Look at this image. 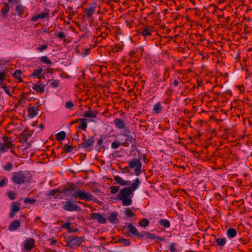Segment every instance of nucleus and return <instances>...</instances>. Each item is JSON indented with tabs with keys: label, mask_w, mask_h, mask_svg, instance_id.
Instances as JSON below:
<instances>
[{
	"label": "nucleus",
	"mask_w": 252,
	"mask_h": 252,
	"mask_svg": "<svg viewBox=\"0 0 252 252\" xmlns=\"http://www.w3.org/2000/svg\"><path fill=\"white\" fill-rule=\"evenodd\" d=\"M83 142L80 144V147L85 149L86 151H91L94 142V137L92 136H88V139H86V135H84L83 138Z\"/></svg>",
	"instance_id": "obj_7"
},
{
	"label": "nucleus",
	"mask_w": 252,
	"mask_h": 252,
	"mask_svg": "<svg viewBox=\"0 0 252 252\" xmlns=\"http://www.w3.org/2000/svg\"><path fill=\"white\" fill-rule=\"evenodd\" d=\"M77 231V229H76V230H73V229H71L70 228V229H69V230H68V233H71V232H75V231Z\"/></svg>",
	"instance_id": "obj_59"
},
{
	"label": "nucleus",
	"mask_w": 252,
	"mask_h": 252,
	"mask_svg": "<svg viewBox=\"0 0 252 252\" xmlns=\"http://www.w3.org/2000/svg\"><path fill=\"white\" fill-rule=\"evenodd\" d=\"M20 226V221L18 220H14L10 223L8 229L9 231H13L16 230Z\"/></svg>",
	"instance_id": "obj_20"
},
{
	"label": "nucleus",
	"mask_w": 252,
	"mask_h": 252,
	"mask_svg": "<svg viewBox=\"0 0 252 252\" xmlns=\"http://www.w3.org/2000/svg\"><path fill=\"white\" fill-rule=\"evenodd\" d=\"M39 127H40L41 129H42V128L44 127V125H43V124H40V125H39Z\"/></svg>",
	"instance_id": "obj_62"
},
{
	"label": "nucleus",
	"mask_w": 252,
	"mask_h": 252,
	"mask_svg": "<svg viewBox=\"0 0 252 252\" xmlns=\"http://www.w3.org/2000/svg\"><path fill=\"white\" fill-rule=\"evenodd\" d=\"M5 79V73L3 72H0V81H3Z\"/></svg>",
	"instance_id": "obj_55"
},
{
	"label": "nucleus",
	"mask_w": 252,
	"mask_h": 252,
	"mask_svg": "<svg viewBox=\"0 0 252 252\" xmlns=\"http://www.w3.org/2000/svg\"><path fill=\"white\" fill-rule=\"evenodd\" d=\"M113 123L116 128L120 129H124V130L126 129L125 122L121 119L116 118Z\"/></svg>",
	"instance_id": "obj_15"
},
{
	"label": "nucleus",
	"mask_w": 252,
	"mask_h": 252,
	"mask_svg": "<svg viewBox=\"0 0 252 252\" xmlns=\"http://www.w3.org/2000/svg\"><path fill=\"white\" fill-rule=\"evenodd\" d=\"M122 135L126 137L125 141L122 142V143L126 145H123V146L128 147L129 145V143H135V139L131 135V131L129 128L126 127V129L124 130Z\"/></svg>",
	"instance_id": "obj_9"
},
{
	"label": "nucleus",
	"mask_w": 252,
	"mask_h": 252,
	"mask_svg": "<svg viewBox=\"0 0 252 252\" xmlns=\"http://www.w3.org/2000/svg\"><path fill=\"white\" fill-rule=\"evenodd\" d=\"M70 222H66L62 225V228H66L68 230L70 229Z\"/></svg>",
	"instance_id": "obj_52"
},
{
	"label": "nucleus",
	"mask_w": 252,
	"mask_h": 252,
	"mask_svg": "<svg viewBox=\"0 0 252 252\" xmlns=\"http://www.w3.org/2000/svg\"><path fill=\"white\" fill-rule=\"evenodd\" d=\"M91 217L93 220H96L99 223L105 224L106 223V219L101 214L92 213L91 214Z\"/></svg>",
	"instance_id": "obj_11"
},
{
	"label": "nucleus",
	"mask_w": 252,
	"mask_h": 252,
	"mask_svg": "<svg viewBox=\"0 0 252 252\" xmlns=\"http://www.w3.org/2000/svg\"><path fill=\"white\" fill-rule=\"evenodd\" d=\"M61 190H59L58 189H52V190H51L49 191V193H48V196H52L54 197V198H61L60 196H58V195H57L56 197L55 196V194L57 193H58V192H60Z\"/></svg>",
	"instance_id": "obj_33"
},
{
	"label": "nucleus",
	"mask_w": 252,
	"mask_h": 252,
	"mask_svg": "<svg viewBox=\"0 0 252 252\" xmlns=\"http://www.w3.org/2000/svg\"><path fill=\"white\" fill-rule=\"evenodd\" d=\"M169 250L171 252H176V244L174 243H172L169 247Z\"/></svg>",
	"instance_id": "obj_47"
},
{
	"label": "nucleus",
	"mask_w": 252,
	"mask_h": 252,
	"mask_svg": "<svg viewBox=\"0 0 252 252\" xmlns=\"http://www.w3.org/2000/svg\"><path fill=\"white\" fill-rule=\"evenodd\" d=\"M90 53V50L89 49H87V50H84L82 52V55L83 56H85L87 55H88Z\"/></svg>",
	"instance_id": "obj_56"
},
{
	"label": "nucleus",
	"mask_w": 252,
	"mask_h": 252,
	"mask_svg": "<svg viewBox=\"0 0 252 252\" xmlns=\"http://www.w3.org/2000/svg\"><path fill=\"white\" fill-rule=\"evenodd\" d=\"M64 149L65 153H69L72 151L73 148L72 146L66 144L64 147Z\"/></svg>",
	"instance_id": "obj_42"
},
{
	"label": "nucleus",
	"mask_w": 252,
	"mask_h": 252,
	"mask_svg": "<svg viewBox=\"0 0 252 252\" xmlns=\"http://www.w3.org/2000/svg\"><path fill=\"white\" fill-rule=\"evenodd\" d=\"M44 86L40 84H36L35 83L32 84V88L37 92L42 93L44 92Z\"/></svg>",
	"instance_id": "obj_22"
},
{
	"label": "nucleus",
	"mask_w": 252,
	"mask_h": 252,
	"mask_svg": "<svg viewBox=\"0 0 252 252\" xmlns=\"http://www.w3.org/2000/svg\"><path fill=\"white\" fill-rule=\"evenodd\" d=\"M103 142V139L102 138H100L98 140L97 144L98 145H101V144Z\"/></svg>",
	"instance_id": "obj_57"
},
{
	"label": "nucleus",
	"mask_w": 252,
	"mask_h": 252,
	"mask_svg": "<svg viewBox=\"0 0 252 252\" xmlns=\"http://www.w3.org/2000/svg\"><path fill=\"white\" fill-rule=\"evenodd\" d=\"M2 88L3 89L4 92H5V93H6L9 96H12V94H10V92H9V89L7 88V87L6 86V85H3L2 86Z\"/></svg>",
	"instance_id": "obj_51"
},
{
	"label": "nucleus",
	"mask_w": 252,
	"mask_h": 252,
	"mask_svg": "<svg viewBox=\"0 0 252 252\" xmlns=\"http://www.w3.org/2000/svg\"><path fill=\"white\" fill-rule=\"evenodd\" d=\"M126 145L119 140H115L112 143L111 147L113 149H117L120 146Z\"/></svg>",
	"instance_id": "obj_29"
},
{
	"label": "nucleus",
	"mask_w": 252,
	"mask_h": 252,
	"mask_svg": "<svg viewBox=\"0 0 252 252\" xmlns=\"http://www.w3.org/2000/svg\"><path fill=\"white\" fill-rule=\"evenodd\" d=\"M162 109V107L159 102L156 103L153 107V111L155 114H159Z\"/></svg>",
	"instance_id": "obj_24"
},
{
	"label": "nucleus",
	"mask_w": 252,
	"mask_h": 252,
	"mask_svg": "<svg viewBox=\"0 0 252 252\" xmlns=\"http://www.w3.org/2000/svg\"><path fill=\"white\" fill-rule=\"evenodd\" d=\"M40 61L44 63L48 64H50L52 63L51 61L48 59L47 56H43L40 58Z\"/></svg>",
	"instance_id": "obj_39"
},
{
	"label": "nucleus",
	"mask_w": 252,
	"mask_h": 252,
	"mask_svg": "<svg viewBox=\"0 0 252 252\" xmlns=\"http://www.w3.org/2000/svg\"><path fill=\"white\" fill-rule=\"evenodd\" d=\"M142 235V237L145 236L146 237L150 238L151 239H155L156 238L155 234L146 231L143 232V234Z\"/></svg>",
	"instance_id": "obj_34"
},
{
	"label": "nucleus",
	"mask_w": 252,
	"mask_h": 252,
	"mask_svg": "<svg viewBox=\"0 0 252 252\" xmlns=\"http://www.w3.org/2000/svg\"><path fill=\"white\" fill-rule=\"evenodd\" d=\"M60 193L64 194L66 197L72 196L86 201L93 200L94 198L89 191L78 189L74 183L67 184L61 190Z\"/></svg>",
	"instance_id": "obj_1"
},
{
	"label": "nucleus",
	"mask_w": 252,
	"mask_h": 252,
	"mask_svg": "<svg viewBox=\"0 0 252 252\" xmlns=\"http://www.w3.org/2000/svg\"><path fill=\"white\" fill-rule=\"evenodd\" d=\"M127 230L128 232L130 233L133 235H135L139 238L142 237V234H141L137 230L136 228L133 226L131 223L127 224Z\"/></svg>",
	"instance_id": "obj_12"
},
{
	"label": "nucleus",
	"mask_w": 252,
	"mask_h": 252,
	"mask_svg": "<svg viewBox=\"0 0 252 252\" xmlns=\"http://www.w3.org/2000/svg\"><path fill=\"white\" fill-rule=\"evenodd\" d=\"M14 147L11 139L6 136L2 137V141L0 142V153H4L12 149Z\"/></svg>",
	"instance_id": "obj_6"
},
{
	"label": "nucleus",
	"mask_w": 252,
	"mask_h": 252,
	"mask_svg": "<svg viewBox=\"0 0 252 252\" xmlns=\"http://www.w3.org/2000/svg\"><path fill=\"white\" fill-rule=\"evenodd\" d=\"M118 214L116 212L111 213L108 218V220L110 222L113 224H117L118 222Z\"/></svg>",
	"instance_id": "obj_18"
},
{
	"label": "nucleus",
	"mask_w": 252,
	"mask_h": 252,
	"mask_svg": "<svg viewBox=\"0 0 252 252\" xmlns=\"http://www.w3.org/2000/svg\"><path fill=\"white\" fill-rule=\"evenodd\" d=\"M76 122H79L80 123V125L77 128L82 129L83 130H86L88 126L86 119H78L76 120Z\"/></svg>",
	"instance_id": "obj_17"
},
{
	"label": "nucleus",
	"mask_w": 252,
	"mask_h": 252,
	"mask_svg": "<svg viewBox=\"0 0 252 252\" xmlns=\"http://www.w3.org/2000/svg\"><path fill=\"white\" fill-rule=\"evenodd\" d=\"M49 252H57L55 250H51L49 251Z\"/></svg>",
	"instance_id": "obj_64"
},
{
	"label": "nucleus",
	"mask_w": 252,
	"mask_h": 252,
	"mask_svg": "<svg viewBox=\"0 0 252 252\" xmlns=\"http://www.w3.org/2000/svg\"><path fill=\"white\" fill-rule=\"evenodd\" d=\"M47 48V46L46 44H43L41 45L40 47L37 48V50L40 52H42L43 50H46Z\"/></svg>",
	"instance_id": "obj_53"
},
{
	"label": "nucleus",
	"mask_w": 252,
	"mask_h": 252,
	"mask_svg": "<svg viewBox=\"0 0 252 252\" xmlns=\"http://www.w3.org/2000/svg\"><path fill=\"white\" fill-rule=\"evenodd\" d=\"M14 214H15V213L11 211V212L10 213V216L11 217H13L14 216Z\"/></svg>",
	"instance_id": "obj_61"
},
{
	"label": "nucleus",
	"mask_w": 252,
	"mask_h": 252,
	"mask_svg": "<svg viewBox=\"0 0 252 252\" xmlns=\"http://www.w3.org/2000/svg\"><path fill=\"white\" fill-rule=\"evenodd\" d=\"M159 224L165 228H169L170 226V221L166 219H161L159 221Z\"/></svg>",
	"instance_id": "obj_30"
},
{
	"label": "nucleus",
	"mask_w": 252,
	"mask_h": 252,
	"mask_svg": "<svg viewBox=\"0 0 252 252\" xmlns=\"http://www.w3.org/2000/svg\"><path fill=\"white\" fill-rule=\"evenodd\" d=\"M37 107L38 106H33L29 109V116L31 118H33L34 117L37 115L38 111Z\"/></svg>",
	"instance_id": "obj_21"
},
{
	"label": "nucleus",
	"mask_w": 252,
	"mask_h": 252,
	"mask_svg": "<svg viewBox=\"0 0 252 252\" xmlns=\"http://www.w3.org/2000/svg\"><path fill=\"white\" fill-rule=\"evenodd\" d=\"M110 192L112 194H115L118 192L120 187L117 186H111L110 187Z\"/></svg>",
	"instance_id": "obj_40"
},
{
	"label": "nucleus",
	"mask_w": 252,
	"mask_h": 252,
	"mask_svg": "<svg viewBox=\"0 0 252 252\" xmlns=\"http://www.w3.org/2000/svg\"><path fill=\"white\" fill-rule=\"evenodd\" d=\"M95 6L94 4L91 5L88 8H86L84 12L88 18H91L95 11Z\"/></svg>",
	"instance_id": "obj_19"
},
{
	"label": "nucleus",
	"mask_w": 252,
	"mask_h": 252,
	"mask_svg": "<svg viewBox=\"0 0 252 252\" xmlns=\"http://www.w3.org/2000/svg\"><path fill=\"white\" fill-rule=\"evenodd\" d=\"M77 122H76V120H75L74 121L71 122L70 123V125H72V124H75V123H77Z\"/></svg>",
	"instance_id": "obj_63"
},
{
	"label": "nucleus",
	"mask_w": 252,
	"mask_h": 252,
	"mask_svg": "<svg viewBox=\"0 0 252 252\" xmlns=\"http://www.w3.org/2000/svg\"><path fill=\"white\" fill-rule=\"evenodd\" d=\"M36 202V200L33 198H26L24 200L25 203H29L30 204H32Z\"/></svg>",
	"instance_id": "obj_48"
},
{
	"label": "nucleus",
	"mask_w": 252,
	"mask_h": 252,
	"mask_svg": "<svg viewBox=\"0 0 252 252\" xmlns=\"http://www.w3.org/2000/svg\"><path fill=\"white\" fill-rule=\"evenodd\" d=\"M57 36L61 38H64L66 36L64 32H61L58 33Z\"/></svg>",
	"instance_id": "obj_54"
},
{
	"label": "nucleus",
	"mask_w": 252,
	"mask_h": 252,
	"mask_svg": "<svg viewBox=\"0 0 252 252\" xmlns=\"http://www.w3.org/2000/svg\"><path fill=\"white\" fill-rule=\"evenodd\" d=\"M114 179L115 181L116 182V184H118L122 186H128L131 184L130 181L125 180L122 177L118 175L115 176Z\"/></svg>",
	"instance_id": "obj_13"
},
{
	"label": "nucleus",
	"mask_w": 252,
	"mask_h": 252,
	"mask_svg": "<svg viewBox=\"0 0 252 252\" xmlns=\"http://www.w3.org/2000/svg\"><path fill=\"white\" fill-rule=\"evenodd\" d=\"M216 243L218 246L223 247L226 244V239L224 238L219 237L216 239Z\"/></svg>",
	"instance_id": "obj_28"
},
{
	"label": "nucleus",
	"mask_w": 252,
	"mask_h": 252,
	"mask_svg": "<svg viewBox=\"0 0 252 252\" xmlns=\"http://www.w3.org/2000/svg\"><path fill=\"white\" fill-rule=\"evenodd\" d=\"M173 84L175 86H177L179 84V82L177 80H174Z\"/></svg>",
	"instance_id": "obj_58"
},
{
	"label": "nucleus",
	"mask_w": 252,
	"mask_h": 252,
	"mask_svg": "<svg viewBox=\"0 0 252 252\" xmlns=\"http://www.w3.org/2000/svg\"><path fill=\"white\" fill-rule=\"evenodd\" d=\"M96 114L94 111H86L84 113V116L86 118H94L96 117Z\"/></svg>",
	"instance_id": "obj_27"
},
{
	"label": "nucleus",
	"mask_w": 252,
	"mask_h": 252,
	"mask_svg": "<svg viewBox=\"0 0 252 252\" xmlns=\"http://www.w3.org/2000/svg\"><path fill=\"white\" fill-rule=\"evenodd\" d=\"M240 241H242V243H243L244 245H245V244H247V242H246V241H244V240H242V239H240Z\"/></svg>",
	"instance_id": "obj_60"
},
{
	"label": "nucleus",
	"mask_w": 252,
	"mask_h": 252,
	"mask_svg": "<svg viewBox=\"0 0 252 252\" xmlns=\"http://www.w3.org/2000/svg\"><path fill=\"white\" fill-rule=\"evenodd\" d=\"M140 184L139 179L136 178L131 186L123 188L120 190L117 198L122 201L123 206H126L132 204L131 198L133 196V192L139 188Z\"/></svg>",
	"instance_id": "obj_2"
},
{
	"label": "nucleus",
	"mask_w": 252,
	"mask_h": 252,
	"mask_svg": "<svg viewBox=\"0 0 252 252\" xmlns=\"http://www.w3.org/2000/svg\"><path fill=\"white\" fill-rule=\"evenodd\" d=\"M152 27L150 26H146L143 29H141L140 32V34L146 38L152 34Z\"/></svg>",
	"instance_id": "obj_14"
},
{
	"label": "nucleus",
	"mask_w": 252,
	"mask_h": 252,
	"mask_svg": "<svg viewBox=\"0 0 252 252\" xmlns=\"http://www.w3.org/2000/svg\"><path fill=\"white\" fill-rule=\"evenodd\" d=\"M22 73V72L21 70L17 69L14 71L13 74V77L17 79L18 80H19L20 82H22V79L21 77L20 76Z\"/></svg>",
	"instance_id": "obj_31"
},
{
	"label": "nucleus",
	"mask_w": 252,
	"mask_h": 252,
	"mask_svg": "<svg viewBox=\"0 0 252 252\" xmlns=\"http://www.w3.org/2000/svg\"><path fill=\"white\" fill-rule=\"evenodd\" d=\"M13 168V164L11 162H7L3 166V168L7 171H10Z\"/></svg>",
	"instance_id": "obj_38"
},
{
	"label": "nucleus",
	"mask_w": 252,
	"mask_h": 252,
	"mask_svg": "<svg viewBox=\"0 0 252 252\" xmlns=\"http://www.w3.org/2000/svg\"><path fill=\"white\" fill-rule=\"evenodd\" d=\"M62 203L64 204L63 208L65 211L69 212H80L81 210L80 207L73 203L71 200H68L65 202H63Z\"/></svg>",
	"instance_id": "obj_8"
},
{
	"label": "nucleus",
	"mask_w": 252,
	"mask_h": 252,
	"mask_svg": "<svg viewBox=\"0 0 252 252\" xmlns=\"http://www.w3.org/2000/svg\"><path fill=\"white\" fill-rule=\"evenodd\" d=\"M57 139L59 141H62L65 139L66 136V133L64 131H62L58 133L56 135Z\"/></svg>",
	"instance_id": "obj_32"
},
{
	"label": "nucleus",
	"mask_w": 252,
	"mask_h": 252,
	"mask_svg": "<svg viewBox=\"0 0 252 252\" xmlns=\"http://www.w3.org/2000/svg\"><path fill=\"white\" fill-rule=\"evenodd\" d=\"M43 70L42 68H38L34 70L32 75L34 77H37L42 72Z\"/></svg>",
	"instance_id": "obj_43"
},
{
	"label": "nucleus",
	"mask_w": 252,
	"mask_h": 252,
	"mask_svg": "<svg viewBox=\"0 0 252 252\" xmlns=\"http://www.w3.org/2000/svg\"><path fill=\"white\" fill-rule=\"evenodd\" d=\"M8 183V179L5 177H0V187L6 186Z\"/></svg>",
	"instance_id": "obj_36"
},
{
	"label": "nucleus",
	"mask_w": 252,
	"mask_h": 252,
	"mask_svg": "<svg viewBox=\"0 0 252 252\" xmlns=\"http://www.w3.org/2000/svg\"><path fill=\"white\" fill-rule=\"evenodd\" d=\"M237 232L235 228H229L226 231V236L229 238H233L237 235Z\"/></svg>",
	"instance_id": "obj_23"
},
{
	"label": "nucleus",
	"mask_w": 252,
	"mask_h": 252,
	"mask_svg": "<svg viewBox=\"0 0 252 252\" xmlns=\"http://www.w3.org/2000/svg\"><path fill=\"white\" fill-rule=\"evenodd\" d=\"M32 179L31 174L27 171H19L12 173L11 180L14 185L26 184Z\"/></svg>",
	"instance_id": "obj_3"
},
{
	"label": "nucleus",
	"mask_w": 252,
	"mask_h": 252,
	"mask_svg": "<svg viewBox=\"0 0 252 252\" xmlns=\"http://www.w3.org/2000/svg\"><path fill=\"white\" fill-rule=\"evenodd\" d=\"M125 214L127 217H134L135 216V211L131 208H126L125 210Z\"/></svg>",
	"instance_id": "obj_25"
},
{
	"label": "nucleus",
	"mask_w": 252,
	"mask_h": 252,
	"mask_svg": "<svg viewBox=\"0 0 252 252\" xmlns=\"http://www.w3.org/2000/svg\"><path fill=\"white\" fill-rule=\"evenodd\" d=\"M7 196L11 200H14L15 199V193L13 191L8 192Z\"/></svg>",
	"instance_id": "obj_50"
},
{
	"label": "nucleus",
	"mask_w": 252,
	"mask_h": 252,
	"mask_svg": "<svg viewBox=\"0 0 252 252\" xmlns=\"http://www.w3.org/2000/svg\"><path fill=\"white\" fill-rule=\"evenodd\" d=\"M74 106V104L71 101H68L65 104V107L67 109H72Z\"/></svg>",
	"instance_id": "obj_45"
},
{
	"label": "nucleus",
	"mask_w": 252,
	"mask_h": 252,
	"mask_svg": "<svg viewBox=\"0 0 252 252\" xmlns=\"http://www.w3.org/2000/svg\"><path fill=\"white\" fill-rule=\"evenodd\" d=\"M122 50V47L119 46L118 45H116L114 47H112V50L113 52H117L121 51Z\"/></svg>",
	"instance_id": "obj_49"
},
{
	"label": "nucleus",
	"mask_w": 252,
	"mask_h": 252,
	"mask_svg": "<svg viewBox=\"0 0 252 252\" xmlns=\"http://www.w3.org/2000/svg\"><path fill=\"white\" fill-rule=\"evenodd\" d=\"M85 238L83 236L74 237L71 236H68L66 239V246L71 249H75L77 247L81 245V243L84 242Z\"/></svg>",
	"instance_id": "obj_4"
},
{
	"label": "nucleus",
	"mask_w": 252,
	"mask_h": 252,
	"mask_svg": "<svg viewBox=\"0 0 252 252\" xmlns=\"http://www.w3.org/2000/svg\"><path fill=\"white\" fill-rule=\"evenodd\" d=\"M150 221L147 219H143L139 222V225L142 227H146L149 224Z\"/></svg>",
	"instance_id": "obj_35"
},
{
	"label": "nucleus",
	"mask_w": 252,
	"mask_h": 252,
	"mask_svg": "<svg viewBox=\"0 0 252 252\" xmlns=\"http://www.w3.org/2000/svg\"><path fill=\"white\" fill-rule=\"evenodd\" d=\"M128 167L131 169H134L135 174L136 176H139L142 171V163L139 159L134 158L127 161Z\"/></svg>",
	"instance_id": "obj_5"
},
{
	"label": "nucleus",
	"mask_w": 252,
	"mask_h": 252,
	"mask_svg": "<svg viewBox=\"0 0 252 252\" xmlns=\"http://www.w3.org/2000/svg\"><path fill=\"white\" fill-rule=\"evenodd\" d=\"M23 251L29 252L35 247V241L32 238H27L23 242Z\"/></svg>",
	"instance_id": "obj_10"
},
{
	"label": "nucleus",
	"mask_w": 252,
	"mask_h": 252,
	"mask_svg": "<svg viewBox=\"0 0 252 252\" xmlns=\"http://www.w3.org/2000/svg\"><path fill=\"white\" fill-rule=\"evenodd\" d=\"M49 15V13L48 11L43 12L37 15L33 16L32 19V21L33 22H37L39 19H43L46 17H48Z\"/></svg>",
	"instance_id": "obj_16"
},
{
	"label": "nucleus",
	"mask_w": 252,
	"mask_h": 252,
	"mask_svg": "<svg viewBox=\"0 0 252 252\" xmlns=\"http://www.w3.org/2000/svg\"><path fill=\"white\" fill-rule=\"evenodd\" d=\"M19 207L16 204V203H13L11 206V211L14 213H15L19 211Z\"/></svg>",
	"instance_id": "obj_41"
},
{
	"label": "nucleus",
	"mask_w": 252,
	"mask_h": 252,
	"mask_svg": "<svg viewBox=\"0 0 252 252\" xmlns=\"http://www.w3.org/2000/svg\"><path fill=\"white\" fill-rule=\"evenodd\" d=\"M10 9L9 4L8 3H4V5L1 9V12L3 17H5Z\"/></svg>",
	"instance_id": "obj_26"
},
{
	"label": "nucleus",
	"mask_w": 252,
	"mask_h": 252,
	"mask_svg": "<svg viewBox=\"0 0 252 252\" xmlns=\"http://www.w3.org/2000/svg\"><path fill=\"white\" fill-rule=\"evenodd\" d=\"M119 242L120 243H122L123 244V246H129L130 244L129 241L127 239H126L121 238L119 240Z\"/></svg>",
	"instance_id": "obj_44"
},
{
	"label": "nucleus",
	"mask_w": 252,
	"mask_h": 252,
	"mask_svg": "<svg viewBox=\"0 0 252 252\" xmlns=\"http://www.w3.org/2000/svg\"><path fill=\"white\" fill-rule=\"evenodd\" d=\"M15 10L19 15H22L24 12V9L21 5H18L16 7Z\"/></svg>",
	"instance_id": "obj_37"
},
{
	"label": "nucleus",
	"mask_w": 252,
	"mask_h": 252,
	"mask_svg": "<svg viewBox=\"0 0 252 252\" xmlns=\"http://www.w3.org/2000/svg\"><path fill=\"white\" fill-rule=\"evenodd\" d=\"M60 85V81L58 80H54L51 83V86L53 88H56Z\"/></svg>",
	"instance_id": "obj_46"
}]
</instances>
